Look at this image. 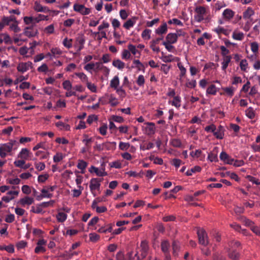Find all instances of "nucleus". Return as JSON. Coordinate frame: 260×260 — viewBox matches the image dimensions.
<instances>
[{"mask_svg": "<svg viewBox=\"0 0 260 260\" xmlns=\"http://www.w3.org/2000/svg\"><path fill=\"white\" fill-rule=\"evenodd\" d=\"M209 13L210 11L208 7L197 6L194 8V19L197 22L203 21L208 22L210 19Z\"/></svg>", "mask_w": 260, "mask_h": 260, "instance_id": "obj_1", "label": "nucleus"}, {"mask_svg": "<svg viewBox=\"0 0 260 260\" xmlns=\"http://www.w3.org/2000/svg\"><path fill=\"white\" fill-rule=\"evenodd\" d=\"M17 144L15 140H11L6 143L0 144V157L4 158L8 155H12V151L17 149L14 146Z\"/></svg>", "mask_w": 260, "mask_h": 260, "instance_id": "obj_2", "label": "nucleus"}, {"mask_svg": "<svg viewBox=\"0 0 260 260\" xmlns=\"http://www.w3.org/2000/svg\"><path fill=\"white\" fill-rule=\"evenodd\" d=\"M255 12L254 10L251 7H248L243 12V18L244 19L247 20L245 24L241 26V28L246 32L248 31L251 28V21L252 20L251 17L254 16Z\"/></svg>", "mask_w": 260, "mask_h": 260, "instance_id": "obj_3", "label": "nucleus"}, {"mask_svg": "<svg viewBox=\"0 0 260 260\" xmlns=\"http://www.w3.org/2000/svg\"><path fill=\"white\" fill-rule=\"evenodd\" d=\"M229 250V256L231 258L236 259L239 257V250L240 247V244L238 241L232 242Z\"/></svg>", "mask_w": 260, "mask_h": 260, "instance_id": "obj_4", "label": "nucleus"}, {"mask_svg": "<svg viewBox=\"0 0 260 260\" xmlns=\"http://www.w3.org/2000/svg\"><path fill=\"white\" fill-rule=\"evenodd\" d=\"M145 126H142L144 133L147 135H152L155 134L156 127L155 124L153 122H146Z\"/></svg>", "mask_w": 260, "mask_h": 260, "instance_id": "obj_5", "label": "nucleus"}, {"mask_svg": "<svg viewBox=\"0 0 260 260\" xmlns=\"http://www.w3.org/2000/svg\"><path fill=\"white\" fill-rule=\"evenodd\" d=\"M199 238V242L200 244L206 246L208 244L207 235L206 232L202 229H200L197 232Z\"/></svg>", "mask_w": 260, "mask_h": 260, "instance_id": "obj_6", "label": "nucleus"}, {"mask_svg": "<svg viewBox=\"0 0 260 260\" xmlns=\"http://www.w3.org/2000/svg\"><path fill=\"white\" fill-rule=\"evenodd\" d=\"M74 10L82 15H88L91 12L89 8L85 7L83 5L75 4L73 7Z\"/></svg>", "mask_w": 260, "mask_h": 260, "instance_id": "obj_7", "label": "nucleus"}, {"mask_svg": "<svg viewBox=\"0 0 260 260\" xmlns=\"http://www.w3.org/2000/svg\"><path fill=\"white\" fill-rule=\"evenodd\" d=\"M32 153L27 148H22L18 154V157L25 160H31Z\"/></svg>", "mask_w": 260, "mask_h": 260, "instance_id": "obj_8", "label": "nucleus"}, {"mask_svg": "<svg viewBox=\"0 0 260 260\" xmlns=\"http://www.w3.org/2000/svg\"><path fill=\"white\" fill-rule=\"evenodd\" d=\"M32 68V63L31 61L19 63L17 67L18 72L24 73Z\"/></svg>", "mask_w": 260, "mask_h": 260, "instance_id": "obj_9", "label": "nucleus"}, {"mask_svg": "<svg viewBox=\"0 0 260 260\" xmlns=\"http://www.w3.org/2000/svg\"><path fill=\"white\" fill-rule=\"evenodd\" d=\"M235 12L232 9L227 8L225 9L222 13V18L223 20L225 21H230L234 17Z\"/></svg>", "mask_w": 260, "mask_h": 260, "instance_id": "obj_10", "label": "nucleus"}, {"mask_svg": "<svg viewBox=\"0 0 260 260\" xmlns=\"http://www.w3.org/2000/svg\"><path fill=\"white\" fill-rule=\"evenodd\" d=\"M19 194L18 191H9L7 193V194L2 197V201L6 203H9L11 200H13Z\"/></svg>", "mask_w": 260, "mask_h": 260, "instance_id": "obj_11", "label": "nucleus"}, {"mask_svg": "<svg viewBox=\"0 0 260 260\" xmlns=\"http://www.w3.org/2000/svg\"><path fill=\"white\" fill-rule=\"evenodd\" d=\"M33 9L37 12L47 13L50 11L48 7L42 6L38 1L35 2Z\"/></svg>", "mask_w": 260, "mask_h": 260, "instance_id": "obj_12", "label": "nucleus"}, {"mask_svg": "<svg viewBox=\"0 0 260 260\" xmlns=\"http://www.w3.org/2000/svg\"><path fill=\"white\" fill-rule=\"evenodd\" d=\"M89 171L91 173H95L97 176L100 177L105 176L107 175L104 169H100L93 166L90 167V168L89 169Z\"/></svg>", "mask_w": 260, "mask_h": 260, "instance_id": "obj_13", "label": "nucleus"}, {"mask_svg": "<svg viewBox=\"0 0 260 260\" xmlns=\"http://www.w3.org/2000/svg\"><path fill=\"white\" fill-rule=\"evenodd\" d=\"M101 180L97 178H92L90 180L89 188L91 191L100 188Z\"/></svg>", "mask_w": 260, "mask_h": 260, "instance_id": "obj_14", "label": "nucleus"}, {"mask_svg": "<svg viewBox=\"0 0 260 260\" xmlns=\"http://www.w3.org/2000/svg\"><path fill=\"white\" fill-rule=\"evenodd\" d=\"M220 159L224 162L228 164H233L234 159L232 158L225 152L222 151L219 155Z\"/></svg>", "mask_w": 260, "mask_h": 260, "instance_id": "obj_15", "label": "nucleus"}, {"mask_svg": "<svg viewBox=\"0 0 260 260\" xmlns=\"http://www.w3.org/2000/svg\"><path fill=\"white\" fill-rule=\"evenodd\" d=\"M168 26L166 22H163L157 28L155 29V33L158 36H162L167 33Z\"/></svg>", "mask_w": 260, "mask_h": 260, "instance_id": "obj_16", "label": "nucleus"}, {"mask_svg": "<svg viewBox=\"0 0 260 260\" xmlns=\"http://www.w3.org/2000/svg\"><path fill=\"white\" fill-rule=\"evenodd\" d=\"M244 34L238 29H235L232 34V38L237 41H242L244 38Z\"/></svg>", "mask_w": 260, "mask_h": 260, "instance_id": "obj_17", "label": "nucleus"}, {"mask_svg": "<svg viewBox=\"0 0 260 260\" xmlns=\"http://www.w3.org/2000/svg\"><path fill=\"white\" fill-rule=\"evenodd\" d=\"M34 202V198L26 196L23 198L20 199L18 202V203L22 206H25V205H31Z\"/></svg>", "mask_w": 260, "mask_h": 260, "instance_id": "obj_18", "label": "nucleus"}, {"mask_svg": "<svg viewBox=\"0 0 260 260\" xmlns=\"http://www.w3.org/2000/svg\"><path fill=\"white\" fill-rule=\"evenodd\" d=\"M23 34L27 37L31 38L36 36L38 34V31L31 27H27L24 29Z\"/></svg>", "mask_w": 260, "mask_h": 260, "instance_id": "obj_19", "label": "nucleus"}, {"mask_svg": "<svg viewBox=\"0 0 260 260\" xmlns=\"http://www.w3.org/2000/svg\"><path fill=\"white\" fill-rule=\"evenodd\" d=\"M160 59L164 62H171L172 61H180V58L177 57H174L171 54H169L168 55H162Z\"/></svg>", "mask_w": 260, "mask_h": 260, "instance_id": "obj_20", "label": "nucleus"}, {"mask_svg": "<svg viewBox=\"0 0 260 260\" xmlns=\"http://www.w3.org/2000/svg\"><path fill=\"white\" fill-rule=\"evenodd\" d=\"M137 17H133L131 19H128L123 25L124 28L126 29H129L133 27L136 23Z\"/></svg>", "mask_w": 260, "mask_h": 260, "instance_id": "obj_21", "label": "nucleus"}, {"mask_svg": "<svg viewBox=\"0 0 260 260\" xmlns=\"http://www.w3.org/2000/svg\"><path fill=\"white\" fill-rule=\"evenodd\" d=\"M179 35L176 33H169L166 38V42L174 44L177 41Z\"/></svg>", "mask_w": 260, "mask_h": 260, "instance_id": "obj_22", "label": "nucleus"}, {"mask_svg": "<svg viewBox=\"0 0 260 260\" xmlns=\"http://www.w3.org/2000/svg\"><path fill=\"white\" fill-rule=\"evenodd\" d=\"M162 39V38H158L155 40H153L150 42V47L151 49L156 53L159 52V48L157 46V45L159 43V41Z\"/></svg>", "mask_w": 260, "mask_h": 260, "instance_id": "obj_23", "label": "nucleus"}, {"mask_svg": "<svg viewBox=\"0 0 260 260\" xmlns=\"http://www.w3.org/2000/svg\"><path fill=\"white\" fill-rule=\"evenodd\" d=\"M141 251L142 252V256L144 257L146 255V253L148 250V242L146 240H143L141 242L140 245Z\"/></svg>", "mask_w": 260, "mask_h": 260, "instance_id": "obj_24", "label": "nucleus"}, {"mask_svg": "<svg viewBox=\"0 0 260 260\" xmlns=\"http://www.w3.org/2000/svg\"><path fill=\"white\" fill-rule=\"evenodd\" d=\"M181 98L179 95L174 96L172 101H169V103L176 108L178 109L181 107Z\"/></svg>", "mask_w": 260, "mask_h": 260, "instance_id": "obj_25", "label": "nucleus"}, {"mask_svg": "<svg viewBox=\"0 0 260 260\" xmlns=\"http://www.w3.org/2000/svg\"><path fill=\"white\" fill-rule=\"evenodd\" d=\"M222 89L224 91V93H221V95L226 94L227 96L232 97L233 96L235 92V88L232 87H223Z\"/></svg>", "mask_w": 260, "mask_h": 260, "instance_id": "obj_26", "label": "nucleus"}, {"mask_svg": "<svg viewBox=\"0 0 260 260\" xmlns=\"http://www.w3.org/2000/svg\"><path fill=\"white\" fill-rule=\"evenodd\" d=\"M232 57L231 56H227L223 57L222 61L221 62V69L222 70L225 71L229 66V63L231 62Z\"/></svg>", "mask_w": 260, "mask_h": 260, "instance_id": "obj_27", "label": "nucleus"}, {"mask_svg": "<svg viewBox=\"0 0 260 260\" xmlns=\"http://www.w3.org/2000/svg\"><path fill=\"white\" fill-rule=\"evenodd\" d=\"M35 23H38L42 21H47L49 20V16L41 14H39L35 17H34Z\"/></svg>", "mask_w": 260, "mask_h": 260, "instance_id": "obj_28", "label": "nucleus"}, {"mask_svg": "<svg viewBox=\"0 0 260 260\" xmlns=\"http://www.w3.org/2000/svg\"><path fill=\"white\" fill-rule=\"evenodd\" d=\"M190 155L193 158H200V160H203L205 157V155H202V152L200 149L191 151Z\"/></svg>", "mask_w": 260, "mask_h": 260, "instance_id": "obj_29", "label": "nucleus"}, {"mask_svg": "<svg viewBox=\"0 0 260 260\" xmlns=\"http://www.w3.org/2000/svg\"><path fill=\"white\" fill-rule=\"evenodd\" d=\"M132 68H136L138 71L143 70L144 68V65L140 62L139 60L135 59L133 60Z\"/></svg>", "mask_w": 260, "mask_h": 260, "instance_id": "obj_30", "label": "nucleus"}, {"mask_svg": "<svg viewBox=\"0 0 260 260\" xmlns=\"http://www.w3.org/2000/svg\"><path fill=\"white\" fill-rule=\"evenodd\" d=\"M75 75L78 77L82 83H86L89 81L88 77L83 72H76Z\"/></svg>", "mask_w": 260, "mask_h": 260, "instance_id": "obj_31", "label": "nucleus"}, {"mask_svg": "<svg viewBox=\"0 0 260 260\" xmlns=\"http://www.w3.org/2000/svg\"><path fill=\"white\" fill-rule=\"evenodd\" d=\"M68 217V215L62 212L59 211L58 213L56 215V218L57 220L59 222H64Z\"/></svg>", "mask_w": 260, "mask_h": 260, "instance_id": "obj_32", "label": "nucleus"}, {"mask_svg": "<svg viewBox=\"0 0 260 260\" xmlns=\"http://www.w3.org/2000/svg\"><path fill=\"white\" fill-rule=\"evenodd\" d=\"M112 65L118 70H122L125 67V63L120 59H116L113 61Z\"/></svg>", "mask_w": 260, "mask_h": 260, "instance_id": "obj_33", "label": "nucleus"}, {"mask_svg": "<svg viewBox=\"0 0 260 260\" xmlns=\"http://www.w3.org/2000/svg\"><path fill=\"white\" fill-rule=\"evenodd\" d=\"M217 92V88L214 84L210 85L206 90V94L210 95H215Z\"/></svg>", "mask_w": 260, "mask_h": 260, "instance_id": "obj_34", "label": "nucleus"}, {"mask_svg": "<svg viewBox=\"0 0 260 260\" xmlns=\"http://www.w3.org/2000/svg\"><path fill=\"white\" fill-rule=\"evenodd\" d=\"M119 84V79L117 76H115L114 78L111 80L110 82V86L112 88H114L115 90L118 89V86Z\"/></svg>", "mask_w": 260, "mask_h": 260, "instance_id": "obj_35", "label": "nucleus"}, {"mask_svg": "<svg viewBox=\"0 0 260 260\" xmlns=\"http://www.w3.org/2000/svg\"><path fill=\"white\" fill-rule=\"evenodd\" d=\"M170 245L167 240H164L161 242V250L165 253H167L169 251Z\"/></svg>", "mask_w": 260, "mask_h": 260, "instance_id": "obj_36", "label": "nucleus"}, {"mask_svg": "<svg viewBox=\"0 0 260 260\" xmlns=\"http://www.w3.org/2000/svg\"><path fill=\"white\" fill-rule=\"evenodd\" d=\"M87 166V163L82 159L79 160L77 167L81 171L82 173H84V170Z\"/></svg>", "mask_w": 260, "mask_h": 260, "instance_id": "obj_37", "label": "nucleus"}, {"mask_svg": "<svg viewBox=\"0 0 260 260\" xmlns=\"http://www.w3.org/2000/svg\"><path fill=\"white\" fill-rule=\"evenodd\" d=\"M83 137L82 142L84 144L85 146L90 148L91 143L93 142V139L91 138H89L86 135H84Z\"/></svg>", "mask_w": 260, "mask_h": 260, "instance_id": "obj_38", "label": "nucleus"}, {"mask_svg": "<svg viewBox=\"0 0 260 260\" xmlns=\"http://www.w3.org/2000/svg\"><path fill=\"white\" fill-rule=\"evenodd\" d=\"M56 126L61 130L69 131L70 126L62 121H58L56 123Z\"/></svg>", "mask_w": 260, "mask_h": 260, "instance_id": "obj_39", "label": "nucleus"}, {"mask_svg": "<svg viewBox=\"0 0 260 260\" xmlns=\"http://www.w3.org/2000/svg\"><path fill=\"white\" fill-rule=\"evenodd\" d=\"M95 62H91L87 63L84 66V69L90 73H92L94 71Z\"/></svg>", "mask_w": 260, "mask_h": 260, "instance_id": "obj_40", "label": "nucleus"}, {"mask_svg": "<svg viewBox=\"0 0 260 260\" xmlns=\"http://www.w3.org/2000/svg\"><path fill=\"white\" fill-rule=\"evenodd\" d=\"M151 30L149 29H144L141 34V37L144 40H148L151 38Z\"/></svg>", "mask_w": 260, "mask_h": 260, "instance_id": "obj_41", "label": "nucleus"}, {"mask_svg": "<svg viewBox=\"0 0 260 260\" xmlns=\"http://www.w3.org/2000/svg\"><path fill=\"white\" fill-rule=\"evenodd\" d=\"M127 48L130 52H131L133 55H136L137 54H139V56L140 55V52L137 50V47L135 45L129 44H128Z\"/></svg>", "mask_w": 260, "mask_h": 260, "instance_id": "obj_42", "label": "nucleus"}, {"mask_svg": "<svg viewBox=\"0 0 260 260\" xmlns=\"http://www.w3.org/2000/svg\"><path fill=\"white\" fill-rule=\"evenodd\" d=\"M64 157V155L61 152H57L54 155L53 160L54 162L57 163L61 161Z\"/></svg>", "mask_w": 260, "mask_h": 260, "instance_id": "obj_43", "label": "nucleus"}, {"mask_svg": "<svg viewBox=\"0 0 260 260\" xmlns=\"http://www.w3.org/2000/svg\"><path fill=\"white\" fill-rule=\"evenodd\" d=\"M177 62H178L177 66L180 71V77L182 78L183 77H184L185 76L186 72V70L184 67L182 63L180 61H177Z\"/></svg>", "mask_w": 260, "mask_h": 260, "instance_id": "obj_44", "label": "nucleus"}, {"mask_svg": "<svg viewBox=\"0 0 260 260\" xmlns=\"http://www.w3.org/2000/svg\"><path fill=\"white\" fill-rule=\"evenodd\" d=\"M201 170V168L199 166H195L191 168L190 170H187L186 172L187 176H191L193 173L196 172H199Z\"/></svg>", "mask_w": 260, "mask_h": 260, "instance_id": "obj_45", "label": "nucleus"}, {"mask_svg": "<svg viewBox=\"0 0 260 260\" xmlns=\"http://www.w3.org/2000/svg\"><path fill=\"white\" fill-rule=\"evenodd\" d=\"M240 69L242 71L247 72L248 63L246 59H242L240 63Z\"/></svg>", "mask_w": 260, "mask_h": 260, "instance_id": "obj_46", "label": "nucleus"}, {"mask_svg": "<svg viewBox=\"0 0 260 260\" xmlns=\"http://www.w3.org/2000/svg\"><path fill=\"white\" fill-rule=\"evenodd\" d=\"M10 41V38L9 36L7 34H0V44L3 42L5 43H8Z\"/></svg>", "mask_w": 260, "mask_h": 260, "instance_id": "obj_47", "label": "nucleus"}, {"mask_svg": "<svg viewBox=\"0 0 260 260\" xmlns=\"http://www.w3.org/2000/svg\"><path fill=\"white\" fill-rule=\"evenodd\" d=\"M251 50L254 54H256L258 51V44L256 42H253L250 44Z\"/></svg>", "mask_w": 260, "mask_h": 260, "instance_id": "obj_48", "label": "nucleus"}, {"mask_svg": "<svg viewBox=\"0 0 260 260\" xmlns=\"http://www.w3.org/2000/svg\"><path fill=\"white\" fill-rule=\"evenodd\" d=\"M34 16H25L23 18V21L25 24L29 25L32 24L35 25V21L34 20Z\"/></svg>", "mask_w": 260, "mask_h": 260, "instance_id": "obj_49", "label": "nucleus"}, {"mask_svg": "<svg viewBox=\"0 0 260 260\" xmlns=\"http://www.w3.org/2000/svg\"><path fill=\"white\" fill-rule=\"evenodd\" d=\"M7 182L12 185H18L20 182V179L17 177L14 178H9L7 179Z\"/></svg>", "mask_w": 260, "mask_h": 260, "instance_id": "obj_50", "label": "nucleus"}, {"mask_svg": "<svg viewBox=\"0 0 260 260\" xmlns=\"http://www.w3.org/2000/svg\"><path fill=\"white\" fill-rule=\"evenodd\" d=\"M86 84L87 88L90 90L92 92H96L97 88L95 85L89 81L85 83Z\"/></svg>", "mask_w": 260, "mask_h": 260, "instance_id": "obj_51", "label": "nucleus"}, {"mask_svg": "<svg viewBox=\"0 0 260 260\" xmlns=\"http://www.w3.org/2000/svg\"><path fill=\"white\" fill-rule=\"evenodd\" d=\"M245 113L246 115L250 119L253 118L255 116L254 110L251 107H249L245 111Z\"/></svg>", "mask_w": 260, "mask_h": 260, "instance_id": "obj_52", "label": "nucleus"}, {"mask_svg": "<svg viewBox=\"0 0 260 260\" xmlns=\"http://www.w3.org/2000/svg\"><path fill=\"white\" fill-rule=\"evenodd\" d=\"M109 103L111 106L114 107L118 104V100L113 95L111 94L109 96Z\"/></svg>", "mask_w": 260, "mask_h": 260, "instance_id": "obj_53", "label": "nucleus"}, {"mask_svg": "<svg viewBox=\"0 0 260 260\" xmlns=\"http://www.w3.org/2000/svg\"><path fill=\"white\" fill-rule=\"evenodd\" d=\"M62 86L64 89L70 90L72 88V84L70 81L67 80L62 82Z\"/></svg>", "mask_w": 260, "mask_h": 260, "instance_id": "obj_54", "label": "nucleus"}, {"mask_svg": "<svg viewBox=\"0 0 260 260\" xmlns=\"http://www.w3.org/2000/svg\"><path fill=\"white\" fill-rule=\"evenodd\" d=\"M45 33L50 35L54 32V26L53 24H50L44 28Z\"/></svg>", "mask_w": 260, "mask_h": 260, "instance_id": "obj_55", "label": "nucleus"}, {"mask_svg": "<svg viewBox=\"0 0 260 260\" xmlns=\"http://www.w3.org/2000/svg\"><path fill=\"white\" fill-rule=\"evenodd\" d=\"M103 66V64L102 62H95L93 72L96 74H98V73L101 72Z\"/></svg>", "mask_w": 260, "mask_h": 260, "instance_id": "obj_56", "label": "nucleus"}, {"mask_svg": "<svg viewBox=\"0 0 260 260\" xmlns=\"http://www.w3.org/2000/svg\"><path fill=\"white\" fill-rule=\"evenodd\" d=\"M78 188V189H74L72 190L73 197H78L81 194L82 191L83 190V187L79 186Z\"/></svg>", "mask_w": 260, "mask_h": 260, "instance_id": "obj_57", "label": "nucleus"}, {"mask_svg": "<svg viewBox=\"0 0 260 260\" xmlns=\"http://www.w3.org/2000/svg\"><path fill=\"white\" fill-rule=\"evenodd\" d=\"M113 37L117 44L121 45L124 43V41L119 40L121 35L116 31H113Z\"/></svg>", "mask_w": 260, "mask_h": 260, "instance_id": "obj_58", "label": "nucleus"}, {"mask_svg": "<svg viewBox=\"0 0 260 260\" xmlns=\"http://www.w3.org/2000/svg\"><path fill=\"white\" fill-rule=\"evenodd\" d=\"M72 40L68 39V38L64 39L62 42L63 45L67 48H71L72 47Z\"/></svg>", "mask_w": 260, "mask_h": 260, "instance_id": "obj_59", "label": "nucleus"}, {"mask_svg": "<svg viewBox=\"0 0 260 260\" xmlns=\"http://www.w3.org/2000/svg\"><path fill=\"white\" fill-rule=\"evenodd\" d=\"M145 78L143 75H140L138 76L136 83L139 86H143L145 83Z\"/></svg>", "mask_w": 260, "mask_h": 260, "instance_id": "obj_60", "label": "nucleus"}, {"mask_svg": "<svg viewBox=\"0 0 260 260\" xmlns=\"http://www.w3.org/2000/svg\"><path fill=\"white\" fill-rule=\"evenodd\" d=\"M218 35L224 34L226 35L227 30L221 26H218L214 29Z\"/></svg>", "mask_w": 260, "mask_h": 260, "instance_id": "obj_61", "label": "nucleus"}, {"mask_svg": "<svg viewBox=\"0 0 260 260\" xmlns=\"http://www.w3.org/2000/svg\"><path fill=\"white\" fill-rule=\"evenodd\" d=\"M173 44L169 43L168 42H164L162 43V45L165 46L166 49L169 51L171 52H173L175 48L174 46L172 45Z\"/></svg>", "mask_w": 260, "mask_h": 260, "instance_id": "obj_62", "label": "nucleus"}, {"mask_svg": "<svg viewBox=\"0 0 260 260\" xmlns=\"http://www.w3.org/2000/svg\"><path fill=\"white\" fill-rule=\"evenodd\" d=\"M128 260H140L138 253L130 252L128 253Z\"/></svg>", "mask_w": 260, "mask_h": 260, "instance_id": "obj_63", "label": "nucleus"}, {"mask_svg": "<svg viewBox=\"0 0 260 260\" xmlns=\"http://www.w3.org/2000/svg\"><path fill=\"white\" fill-rule=\"evenodd\" d=\"M89 237L90 240L93 242H95L100 239V236L94 233L89 234Z\"/></svg>", "mask_w": 260, "mask_h": 260, "instance_id": "obj_64", "label": "nucleus"}]
</instances>
